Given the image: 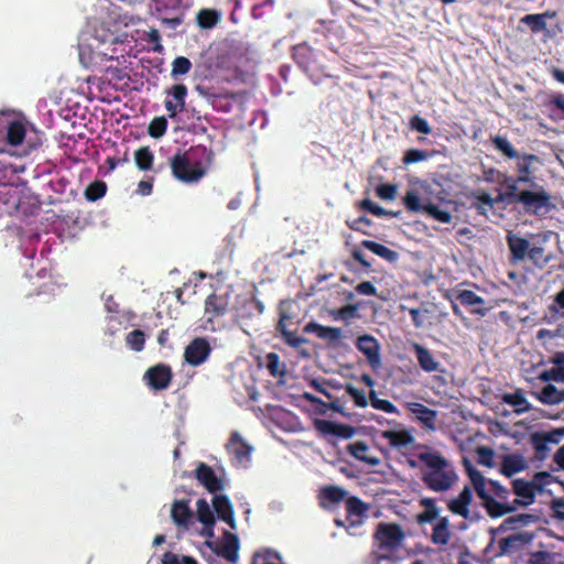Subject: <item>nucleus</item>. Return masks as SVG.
Masks as SVG:
<instances>
[{
  "instance_id": "f257e3e1",
  "label": "nucleus",
  "mask_w": 564,
  "mask_h": 564,
  "mask_svg": "<svg viewBox=\"0 0 564 564\" xmlns=\"http://www.w3.org/2000/svg\"><path fill=\"white\" fill-rule=\"evenodd\" d=\"M423 485L433 492H448L459 477L454 465L437 451H424L417 454Z\"/></svg>"
},
{
  "instance_id": "f03ea898",
  "label": "nucleus",
  "mask_w": 564,
  "mask_h": 564,
  "mask_svg": "<svg viewBox=\"0 0 564 564\" xmlns=\"http://www.w3.org/2000/svg\"><path fill=\"white\" fill-rule=\"evenodd\" d=\"M505 197L508 199V205H520L527 214L534 216L546 215L555 207L552 196L539 183L528 184L524 188L507 186Z\"/></svg>"
},
{
  "instance_id": "7ed1b4c3",
  "label": "nucleus",
  "mask_w": 564,
  "mask_h": 564,
  "mask_svg": "<svg viewBox=\"0 0 564 564\" xmlns=\"http://www.w3.org/2000/svg\"><path fill=\"white\" fill-rule=\"evenodd\" d=\"M491 142L494 147L500 151L502 155L508 159H517L516 170L517 176H503V180L500 181V185L505 186H521L522 184H532L536 183L534 181V170L532 165L534 162L539 164L540 158L532 153L520 154L511 143L501 135L491 137Z\"/></svg>"
},
{
  "instance_id": "20e7f679",
  "label": "nucleus",
  "mask_w": 564,
  "mask_h": 564,
  "mask_svg": "<svg viewBox=\"0 0 564 564\" xmlns=\"http://www.w3.org/2000/svg\"><path fill=\"white\" fill-rule=\"evenodd\" d=\"M405 539L406 534L398 522H378L375 533H372V543H375L376 547L372 551V555L376 563L380 564L383 561H390L393 554L403 546Z\"/></svg>"
},
{
  "instance_id": "39448f33",
  "label": "nucleus",
  "mask_w": 564,
  "mask_h": 564,
  "mask_svg": "<svg viewBox=\"0 0 564 564\" xmlns=\"http://www.w3.org/2000/svg\"><path fill=\"white\" fill-rule=\"evenodd\" d=\"M173 176L183 183H196L206 174L202 161H192L187 153H176L170 159Z\"/></svg>"
},
{
  "instance_id": "423d86ee",
  "label": "nucleus",
  "mask_w": 564,
  "mask_h": 564,
  "mask_svg": "<svg viewBox=\"0 0 564 564\" xmlns=\"http://www.w3.org/2000/svg\"><path fill=\"white\" fill-rule=\"evenodd\" d=\"M286 306H290L289 302L280 303V319H278L276 332L286 345L299 349L303 344L308 343V339L299 336L296 334V329H292V326L294 325L293 316L286 310Z\"/></svg>"
},
{
  "instance_id": "0eeeda50",
  "label": "nucleus",
  "mask_w": 564,
  "mask_h": 564,
  "mask_svg": "<svg viewBox=\"0 0 564 564\" xmlns=\"http://www.w3.org/2000/svg\"><path fill=\"white\" fill-rule=\"evenodd\" d=\"M564 431L553 430L551 432H534L530 436V443L533 446L534 456L538 459H544L551 452L552 445L561 443Z\"/></svg>"
},
{
  "instance_id": "6e6552de",
  "label": "nucleus",
  "mask_w": 564,
  "mask_h": 564,
  "mask_svg": "<svg viewBox=\"0 0 564 564\" xmlns=\"http://www.w3.org/2000/svg\"><path fill=\"white\" fill-rule=\"evenodd\" d=\"M313 427L319 436L324 438L333 436L341 440H349L356 433V429L351 427V425H345V423H338L326 419H315L313 421Z\"/></svg>"
},
{
  "instance_id": "1a4fd4ad",
  "label": "nucleus",
  "mask_w": 564,
  "mask_h": 564,
  "mask_svg": "<svg viewBox=\"0 0 564 564\" xmlns=\"http://www.w3.org/2000/svg\"><path fill=\"white\" fill-rule=\"evenodd\" d=\"M212 350L206 338L196 337L184 348L183 357L188 366L198 367L208 360Z\"/></svg>"
},
{
  "instance_id": "9d476101",
  "label": "nucleus",
  "mask_w": 564,
  "mask_h": 564,
  "mask_svg": "<svg viewBox=\"0 0 564 564\" xmlns=\"http://www.w3.org/2000/svg\"><path fill=\"white\" fill-rule=\"evenodd\" d=\"M205 544L227 562L236 563L238 561L240 544L236 534L225 531L223 535V543L220 545L213 541H206Z\"/></svg>"
},
{
  "instance_id": "9b49d317",
  "label": "nucleus",
  "mask_w": 564,
  "mask_h": 564,
  "mask_svg": "<svg viewBox=\"0 0 564 564\" xmlns=\"http://www.w3.org/2000/svg\"><path fill=\"white\" fill-rule=\"evenodd\" d=\"M473 502L471 488L466 485L457 497L449 499L446 507L453 514L459 516L466 520L477 519V513L470 512V505Z\"/></svg>"
},
{
  "instance_id": "f8f14e48",
  "label": "nucleus",
  "mask_w": 564,
  "mask_h": 564,
  "mask_svg": "<svg viewBox=\"0 0 564 564\" xmlns=\"http://www.w3.org/2000/svg\"><path fill=\"white\" fill-rule=\"evenodd\" d=\"M148 387L152 390H164L173 380L172 368L164 364L150 367L143 377Z\"/></svg>"
},
{
  "instance_id": "ddd939ff",
  "label": "nucleus",
  "mask_w": 564,
  "mask_h": 564,
  "mask_svg": "<svg viewBox=\"0 0 564 564\" xmlns=\"http://www.w3.org/2000/svg\"><path fill=\"white\" fill-rule=\"evenodd\" d=\"M317 52L307 44H299L293 47V58L306 74H316L321 70Z\"/></svg>"
},
{
  "instance_id": "4468645a",
  "label": "nucleus",
  "mask_w": 564,
  "mask_h": 564,
  "mask_svg": "<svg viewBox=\"0 0 564 564\" xmlns=\"http://www.w3.org/2000/svg\"><path fill=\"white\" fill-rule=\"evenodd\" d=\"M356 347L367 357V361L372 370L380 368V345L376 337L371 335L359 336L356 340Z\"/></svg>"
},
{
  "instance_id": "2eb2a0df",
  "label": "nucleus",
  "mask_w": 564,
  "mask_h": 564,
  "mask_svg": "<svg viewBox=\"0 0 564 564\" xmlns=\"http://www.w3.org/2000/svg\"><path fill=\"white\" fill-rule=\"evenodd\" d=\"M165 93L172 98L164 101V107L169 112V117L175 118L185 108L187 87L184 84H175L166 89Z\"/></svg>"
},
{
  "instance_id": "dca6fc26",
  "label": "nucleus",
  "mask_w": 564,
  "mask_h": 564,
  "mask_svg": "<svg viewBox=\"0 0 564 564\" xmlns=\"http://www.w3.org/2000/svg\"><path fill=\"white\" fill-rule=\"evenodd\" d=\"M226 449L239 465L248 464L252 447L238 432H234L226 444Z\"/></svg>"
},
{
  "instance_id": "f3484780",
  "label": "nucleus",
  "mask_w": 564,
  "mask_h": 564,
  "mask_svg": "<svg viewBox=\"0 0 564 564\" xmlns=\"http://www.w3.org/2000/svg\"><path fill=\"white\" fill-rule=\"evenodd\" d=\"M534 540V533L518 532L499 540L500 553L513 554L527 547Z\"/></svg>"
},
{
  "instance_id": "a211bd4d",
  "label": "nucleus",
  "mask_w": 564,
  "mask_h": 564,
  "mask_svg": "<svg viewBox=\"0 0 564 564\" xmlns=\"http://www.w3.org/2000/svg\"><path fill=\"white\" fill-rule=\"evenodd\" d=\"M195 477L213 495H217L219 490L224 489V480L205 463H200L196 467Z\"/></svg>"
},
{
  "instance_id": "6ab92c4d",
  "label": "nucleus",
  "mask_w": 564,
  "mask_h": 564,
  "mask_svg": "<svg viewBox=\"0 0 564 564\" xmlns=\"http://www.w3.org/2000/svg\"><path fill=\"white\" fill-rule=\"evenodd\" d=\"M531 397L545 405H558L564 403V388L560 389L550 381L541 389L533 390V392H531Z\"/></svg>"
},
{
  "instance_id": "aec40b11",
  "label": "nucleus",
  "mask_w": 564,
  "mask_h": 564,
  "mask_svg": "<svg viewBox=\"0 0 564 564\" xmlns=\"http://www.w3.org/2000/svg\"><path fill=\"white\" fill-rule=\"evenodd\" d=\"M549 364L553 365L551 369L543 370L538 375V379L543 382H564V350L554 352Z\"/></svg>"
},
{
  "instance_id": "412c9836",
  "label": "nucleus",
  "mask_w": 564,
  "mask_h": 564,
  "mask_svg": "<svg viewBox=\"0 0 564 564\" xmlns=\"http://www.w3.org/2000/svg\"><path fill=\"white\" fill-rule=\"evenodd\" d=\"M456 300L469 308L471 314L485 316L488 308L485 307V300L471 290L464 289L457 292Z\"/></svg>"
},
{
  "instance_id": "4be33fe9",
  "label": "nucleus",
  "mask_w": 564,
  "mask_h": 564,
  "mask_svg": "<svg viewBox=\"0 0 564 564\" xmlns=\"http://www.w3.org/2000/svg\"><path fill=\"white\" fill-rule=\"evenodd\" d=\"M213 505L218 519L225 521L230 529L236 530L235 511L229 498L224 495H216Z\"/></svg>"
},
{
  "instance_id": "5701e85b",
  "label": "nucleus",
  "mask_w": 564,
  "mask_h": 564,
  "mask_svg": "<svg viewBox=\"0 0 564 564\" xmlns=\"http://www.w3.org/2000/svg\"><path fill=\"white\" fill-rule=\"evenodd\" d=\"M506 240L510 251L511 263H518V261H522L527 258L531 247L528 239L509 232Z\"/></svg>"
},
{
  "instance_id": "b1692460",
  "label": "nucleus",
  "mask_w": 564,
  "mask_h": 564,
  "mask_svg": "<svg viewBox=\"0 0 564 564\" xmlns=\"http://www.w3.org/2000/svg\"><path fill=\"white\" fill-rule=\"evenodd\" d=\"M412 349L415 354L417 365L425 372L440 371V361H436L434 354L421 344L414 343Z\"/></svg>"
},
{
  "instance_id": "393cba45",
  "label": "nucleus",
  "mask_w": 564,
  "mask_h": 564,
  "mask_svg": "<svg viewBox=\"0 0 564 564\" xmlns=\"http://www.w3.org/2000/svg\"><path fill=\"white\" fill-rule=\"evenodd\" d=\"M304 332L307 334H314L317 338L325 339L330 343H336L343 337V332L340 328L322 325L316 322H308L304 327Z\"/></svg>"
},
{
  "instance_id": "a878e982",
  "label": "nucleus",
  "mask_w": 564,
  "mask_h": 564,
  "mask_svg": "<svg viewBox=\"0 0 564 564\" xmlns=\"http://www.w3.org/2000/svg\"><path fill=\"white\" fill-rule=\"evenodd\" d=\"M229 308V295L224 293L217 295L212 293L205 302V312L209 315V319L224 316Z\"/></svg>"
},
{
  "instance_id": "bb28decb",
  "label": "nucleus",
  "mask_w": 564,
  "mask_h": 564,
  "mask_svg": "<svg viewBox=\"0 0 564 564\" xmlns=\"http://www.w3.org/2000/svg\"><path fill=\"white\" fill-rule=\"evenodd\" d=\"M171 517L178 528L187 529L194 512L186 500H175L171 508Z\"/></svg>"
},
{
  "instance_id": "cd10ccee",
  "label": "nucleus",
  "mask_w": 564,
  "mask_h": 564,
  "mask_svg": "<svg viewBox=\"0 0 564 564\" xmlns=\"http://www.w3.org/2000/svg\"><path fill=\"white\" fill-rule=\"evenodd\" d=\"M369 507L357 497L346 499L347 520L351 525H359L362 518L367 516Z\"/></svg>"
},
{
  "instance_id": "c85d7f7f",
  "label": "nucleus",
  "mask_w": 564,
  "mask_h": 564,
  "mask_svg": "<svg viewBox=\"0 0 564 564\" xmlns=\"http://www.w3.org/2000/svg\"><path fill=\"white\" fill-rule=\"evenodd\" d=\"M243 98L245 93L241 91L216 94L212 97V104L217 111L230 112L234 102H242Z\"/></svg>"
},
{
  "instance_id": "c756f323",
  "label": "nucleus",
  "mask_w": 564,
  "mask_h": 564,
  "mask_svg": "<svg viewBox=\"0 0 564 564\" xmlns=\"http://www.w3.org/2000/svg\"><path fill=\"white\" fill-rule=\"evenodd\" d=\"M346 449L351 456H354L355 459H358L359 462L369 464L370 466H377L379 464V458L370 454V447L365 441L350 443L347 445Z\"/></svg>"
},
{
  "instance_id": "7c9ffc66",
  "label": "nucleus",
  "mask_w": 564,
  "mask_h": 564,
  "mask_svg": "<svg viewBox=\"0 0 564 564\" xmlns=\"http://www.w3.org/2000/svg\"><path fill=\"white\" fill-rule=\"evenodd\" d=\"M528 468L525 458L520 454H507L502 458L500 465V473L506 477H511L517 473L523 471Z\"/></svg>"
},
{
  "instance_id": "2f4dec72",
  "label": "nucleus",
  "mask_w": 564,
  "mask_h": 564,
  "mask_svg": "<svg viewBox=\"0 0 564 564\" xmlns=\"http://www.w3.org/2000/svg\"><path fill=\"white\" fill-rule=\"evenodd\" d=\"M512 492L524 501V507L534 503L535 498V484L522 478H517L512 481Z\"/></svg>"
},
{
  "instance_id": "473e14b6",
  "label": "nucleus",
  "mask_w": 564,
  "mask_h": 564,
  "mask_svg": "<svg viewBox=\"0 0 564 564\" xmlns=\"http://www.w3.org/2000/svg\"><path fill=\"white\" fill-rule=\"evenodd\" d=\"M408 409L412 412L427 429L435 430L437 412L425 406L422 403H409Z\"/></svg>"
},
{
  "instance_id": "72a5a7b5",
  "label": "nucleus",
  "mask_w": 564,
  "mask_h": 564,
  "mask_svg": "<svg viewBox=\"0 0 564 564\" xmlns=\"http://www.w3.org/2000/svg\"><path fill=\"white\" fill-rule=\"evenodd\" d=\"M361 247L370 250L372 253L386 259L389 263H395L399 260L400 254L398 251L392 250L381 243H378L372 240H364L361 241Z\"/></svg>"
},
{
  "instance_id": "f704fd0d",
  "label": "nucleus",
  "mask_w": 564,
  "mask_h": 564,
  "mask_svg": "<svg viewBox=\"0 0 564 564\" xmlns=\"http://www.w3.org/2000/svg\"><path fill=\"white\" fill-rule=\"evenodd\" d=\"M452 533L449 531V520L447 517H440L433 528L432 541L436 545H445L449 542Z\"/></svg>"
},
{
  "instance_id": "c9c22d12",
  "label": "nucleus",
  "mask_w": 564,
  "mask_h": 564,
  "mask_svg": "<svg viewBox=\"0 0 564 564\" xmlns=\"http://www.w3.org/2000/svg\"><path fill=\"white\" fill-rule=\"evenodd\" d=\"M502 402L513 406L518 414L529 412L532 409V405L520 390L511 392L510 394H505L502 397Z\"/></svg>"
},
{
  "instance_id": "e433bc0d",
  "label": "nucleus",
  "mask_w": 564,
  "mask_h": 564,
  "mask_svg": "<svg viewBox=\"0 0 564 564\" xmlns=\"http://www.w3.org/2000/svg\"><path fill=\"white\" fill-rule=\"evenodd\" d=\"M482 507L491 518H499L516 510L514 506L497 501L492 496L482 503Z\"/></svg>"
},
{
  "instance_id": "4c0bfd02",
  "label": "nucleus",
  "mask_w": 564,
  "mask_h": 564,
  "mask_svg": "<svg viewBox=\"0 0 564 564\" xmlns=\"http://www.w3.org/2000/svg\"><path fill=\"white\" fill-rule=\"evenodd\" d=\"M25 140V126L19 120H13L7 128V142L10 145H20Z\"/></svg>"
},
{
  "instance_id": "58836bf2",
  "label": "nucleus",
  "mask_w": 564,
  "mask_h": 564,
  "mask_svg": "<svg viewBox=\"0 0 564 564\" xmlns=\"http://www.w3.org/2000/svg\"><path fill=\"white\" fill-rule=\"evenodd\" d=\"M556 553L549 551H534L522 557L519 564H556Z\"/></svg>"
},
{
  "instance_id": "ea45409f",
  "label": "nucleus",
  "mask_w": 564,
  "mask_h": 564,
  "mask_svg": "<svg viewBox=\"0 0 564 564\" xmlns=\"http://www.w3.org/2000/svg\"><path fill=\"white\" fill-rule=\"evenodd\" d=\"M153 160V151L149 147H141L134 152L135 165L140 171H152Z\"/></svg>"
},
{
  "instance_id": "a19ab883",
  "label": "nucleus",
  "mask_w": 564,
  "mask_h": 564,
  "mask_svg": "<svg viewBox=\"0 0 564 564\" xmlns=\"http://www.w3.org/2000/svg\"><path fill=\"white\" fill-rule=\"evenodd\" d=\"M531 521H534V516L530 513H519L507 517L502 522L500 531L517 530L523 528V525H529Z\"/></svg>"
},
{
  "instance_id": "79ce46f5",
  "label": "nucleus",
  "mask_w": 564,
  "mask_h": 564,
  "mask_svg": "<svg viewBox=\"0 0 564 564\" xmlns=\"http://www.w3.org/2000/svg\"><path fill=\"white\" fill-rule=\"evenodd\" d=\"M347 496V491L339 486L336 485H328L321 489V499L328 501L329 503H339L341 502Z\"/></svg>"
},
{
  "instance_id": "37998d69",
  "label": "nucleus",
  "mask_w": 564,
  "mask_h": 564,
  "mask_svg": "<svg viewBox=\"0 0 564 564\" xmlns=\"http://www.w3.org/2000/svg\"><path fill=\"white\" fill-rule=\"evenodd\" d=\"M197 24L202 29H213L220 20V13L214 9H203L197 13Z\"/></svg>"
},
{
  "instance_id": "c03bdc74",
  "label": "nucleus",
  "mask_w": 564,
  "mask_h": 564,
  "mask_svg": "<svg viewBox=\"0 0 564 564\" xmlns=\"http://www.w3.org/2000/svg\"><path fill=\"white\" fill-rule=\"evenodd\" d=\"M506 188L503 192H499L497 196H491L486 191H476L473 193V197L475 200L488 206L489 208H492L496 204L505 203L508 205V199H506Z\"/></svg>"
},
{
  "instance_id": "a18cd8bd",
  "label": "nucleus",
  "mask_w": 564,
  "mask_h": 564,
  "mask_svg": "<svg viewBox=\"0 0 564 564\" xmlns=\"http://www.w3.org/2000/svg\"><path fill=\"white\" fill-rule=\"evenodd\" d=\"M553 14L549 12L527 14L521 19V22L529 25L533 32H542L546 26V18H551Z\"/></svg>"
},
{
  "instance_id": "49530a36",
  "label": "nucleus",
  "mask_w": 564,
  "mask_h": 564,
  "mask_svg": "<svg viewBox=\"0 0 564 564\" xmlns=\"http://www.w3.org/2000/svg\"><path fill=\"white\" fill-rule=\"evenodd\" d=\"M197 519L203 525H215V513L205 499H198L196 502Z\"/></svg>"
},
{
  "instance_id": "de8ad7c7",
  "label": "nucleus",
  "mask_w": 564,
  "mask_h": 564,
  "mask_svg": "<svg viewBox=\"0 0 564 564\" xmlns=\"http://www.w3.org/2000/svg\"><path fill=\"white\" fill-rule=\"evenodd\" d=\"M265 367L269 373L274 377H282L285 375V366L281 364L278 352H269L265 356Z\"/></svg>"
},
{
  "instance_id": "09e8293b",
  "label": "nucleus",
  "mask_w": 564,
  "mask_h": 564,
  "mask_svg": "<svg viewBox=\"0 0 564 564\" xmlns=\"http://www.w3.org/2000/svg\"><path fill=\"white\" fill-rule=\"evenodd\" d=\"M107 192V184L102 181H94L86 186L85 197L88 202H97L104 197Z\"/></svg>"
},
{
  "instance_id": "8fccbe9b",
  "label": "nucleus",
  "mask_w": 564,
  "mask_h": 564,
  "mask_svg": "<svg viewBox=\"0 0 564 564\" xmlns=\"http://www.w3.org/2000/svg\"><path fill=\"white\" fill-rule=\"evenodd\" d=\"M423 213L443 224H449L453 220V216L449 212L441 209L440 206L432 203L425 204Z\"/></svg>"
},
{
  "instance_id": "3c124183",
  "label": "nucleus",
  "mask_w": 564,
  "mask_h": 564,
  "mask_svg": "<svg viewBox=\"0 0 564 564\" xmlns=\"http://www.w3.org/2000/svg\"><path fill=\"white\" fill-rule=\"evenodd\" d=\"M403 206H405L406 210L411 213H423L425 209V204L421 203L416 192L413 189L405 192L403 196Z\"/></svg>"
},
{
  "instance_id": "603ef678",
  "label": "nucleus",
  "mask_w": 564,
  "mask_h": 564,
  "mask_svg": "<svg viewBox=\"0 0 564 564\" xmlns=\"http://www.w3.org/2000/svg\"><path fill=\"white\" fill-rule=\"evenodd\" d=\"M251 564H282L281 555L271 550L256 552L252 556Z\"/></svg>"
},
{
  "instance_id": "864d4df0",
  "label": "nucleus",
  "mask_w": 564,
  "mask_h": 564,
  "mask_svg": "<svg viewBox=\"0 0 564 564\" xmlns=\"http://www.w3.org/2000/svg\"><path fill=\"white\" fill-rule=\"evenodd\" d=\"M528 257L533 262V265L539 269H543L551 260V256L546 254L544 248L539 246L530 247Z\"/></svg>"
},
{
  "instance_id": "5fc2aeb1",
  "label": "nucleus",
  "mask_w": 564,
  "mask_h": 564,
  "mask_svg": "<svg viewBox=\"0 0 564 564\" xmlns=\"http://www.w3.org/2000/svg\"><path fill=\"white\" fill-rule=\"evenodd\" d=\"M192 69V62L185 56H177L172 62L171 76L178 79L181 76L186 75Z\"/></svg>"
},
{
  "instance_id": "6e6d98bb",
  "label": "nucleus",
  "mask_w": 564,
  "mask_h": 564,
  "mask_svg": "<svg viewBox=\"0 0 564 564\" xmlns=\"http://www.w3.org/2000/svg\"><path fill=\"white\" fill-rule=\"evenodd\" d=\"M167 119L164 116L153 118L149 123V134L153 139H160L166 133Z\"/></svg>"
},
{
  "instance_id": "4d7b16f0",
  "label": "nucleus",
  "mask_w": 564,
  "mask_h": 564,
  "mask_svg": "<svg viewBox=\"0 0 564 564\" xmlns=\"http://www.w3.org/2000/svg\"><path fill=\"white\" fill-rule=\"evenodd\" d=\"M359 209L367 210L375 216H397L394 212L387 210L380 206H377L371 199L366 198L357 203Z\"/></svg>"
},
{
  "instance_id": "13d9d810",
  "label": "nucleus",
  "mask_w": 564,
  "mask_h": 564,
  "mask_svg": "<svg viewBox=\"0 0 564 564\" xmlns=\"http://www.w3.org/2000/svg\"><path fill=\"white\" fill-rule=\"evenodd\" d=\"M126 344L134 351H141L145 345V334L142 330L135 329L126 336Z\"/></svg>"
},
{
  "instance_id": "bf43d9fd",
  "label": "nucleus",
  "mask_w": 564,
  "mask_h": 564,
  "mask_svg": "<svg viewBox=\"0 0 564 564\" xmlns=\"http://www.w3.org/2000/svg\"><path fill=\"white\" fill-rule=\"evenodd\" d=\"M382 436L394 447L405 446L412 440L406 432L387 431Z\"/></svg>"
},
{
  "instance_id": "052dcab7",
  "label": "nucleus",
  "mask_w": 564,
  "mask_h": 564,
  "mask_svg": "<svg viewBox=\"0 0 564 564\" xmlns=\"http://www.w3.org/2000/svg\"><path fill=\"white\" fill-rule=\"evenodd\" d=\"M347 395L354 401L355 405L359 408H366L368 405V399L366 392L355 386L348 383L345 387Z\"/></svg>"
},
{
  "instance_id": "680f3d73",
  "label": "nucleus",
  "mask_w": 564,
  "mask_h": 564,
  "mask_svg": "<svg viewBox=\"0 0 564 564\" xmlns=\"http://www.w3.org/2000/svg\"><path fill=\"white\" fill-rule=\"evenodd\" d=\"M162 564H198L195 557L189 555H180L171 551H166L162 555Z\"/></svg>"
},
{
  "instance_id": "e2e57ef3",
  "label": "nucleus",
  "mask_w": 564,
  "mask_h": 564,
  "mask_svg": "<svg viewBox=\"0 0 564 564\" xmlns=\"http://www.w3.org/2000/svg\"><path fill=\"white\" fill-rule=\"evenodd\" d=\"M409 127L413 131H417L419 133L422 134H431L433 131V128L431 127L429 121L419 115H414L410 118Z\"/></svg>"
},
{
  "instance_id": "0e129e2a",
  "label": "nucleus",
  "mask_w": 564,
  "mask_h": 564,
  "mask_svg": "<svg viewBox=\"0 0 564 564\" xmlns=\"http://www.w3.org/2000/svg\"><path fill=\"white\" fill-rule=\"evenodd\" d=\"M370 401H371V405L376 409V410H380V411H383L386 413H397L398 412V409L397 406L390 402L389 400H383V399H378L377 395H376V390H370Z\"/></svg>"
},
{
  "instance_id": "69168bd1",
  "label": "nucleus",
  "mask_w": 564,
  "mask_h": 564,
  "mask_svg": "<svg viewBox=\"0 0 564 564\" xmlns=\"http://www.w3.org/2000/svg\"><path fill=\"white\" fill-rule=\"evenodd\" d=\"M463 465L473 488L478 484L487 482V478L470 464L468 458H463Z\"/></svg>"
},
{
  "instance_id": "338daca9",
  "label": "nucleus",
  "mask_w": 564,
  "mask_h": 564,
  "mask_svg": "<svg viewBox=\"0 0 564 564\" xmlns=\"http://www.w3.org/2000/svg\"><path fill=\"white\" fill-rule=\"evenodd\" d=\"M430 154L425 150L421 149H408L403 153V164H415V162L424 161L429 159Z\"/></svg>"
},
{
  "instance_id": "774afa93",
  "label": "nucleus",
  "mask_w": 564,
  "mask_h": 564,
  "mask_svg": "<svg viewBox=\"0 0 564 564\" xmlns=\"http://www.w3.org/2000/svg\"><path fill=\"white\" fill-rule=\"evenodd\" d=\"M549 311L554 315L564 317V288L554 295L553 303L549 306Z\"/></svg>"
}]
</instances>
